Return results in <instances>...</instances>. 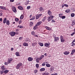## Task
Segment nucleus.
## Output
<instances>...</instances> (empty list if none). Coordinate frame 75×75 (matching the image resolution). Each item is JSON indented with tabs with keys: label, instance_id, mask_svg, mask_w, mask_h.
<instances>
[{
	"label": "nucleus",
	"instance_id": "f257e3e1",
	"mask_svg": "<svg viewBox=\"0 0 75 75\" xmlns=\"http://www.w3.org/2000/svg\"><path fill=\"white\" fill-rule=\"evenodd\" d=\"M54 18V16H48L47 17L48 21L49 22L50 21H51V20H52V18Z\"/></svg>",
	"mask_w": 75,
	"mask_h": 75
},
{
	"label": "nucleus",
	"instance_id": "f03ea898",
	"mask_svg": "<svg viewBox=\"0 0 75 75\" xmlns=\"http://www.w3.org/2000/svg\"><path fill=\"white\" fill-rule=\"evenodd\" d=\"M9 34L11 36L13 37V36H14V35H15L16 33L14 32H10Z\"/></svg>",
	"mask_w": 75,
	"mask_h": 75
},
{
	"label": "nucleus",
	"instance_id": "7ed1b4c3",
	"mask_svg": "<svg viewBox=\"0 0 75 75\" xmlns=\"http://www.w3.org/2000/svg\"><path fill=\"white\" fill-rule=\"evenodd\" d=\"M42 16V14H37L36 15V19H38L39 18H40V17H41Z\"/></svg>",
	"mask_w": 75,
	"mask_h": 75
},
{
	"label": "nucleus",
	"instance_id": "20e7f679",
	"mask_svg": "<svg viewBox=\"0 0 75 75\" xmlns=\"http://www.w3.org/2000/svg\"><path fill=\"white\" fill-rule=\"evenodd\" d=\"M32 34L34 36V37H38V35L35 34V33L34 31H32L31 32Z\"/></svg>",
	"mask_w": 75,
	"mask_h": 75
},
{
	"label": "nucleus",
	"instance_id": "39448f33",
	"mask_svg": "<svg viewBox=\"0 0 75 75\" xmlns=\"http://www.w3.org/2000/svg\"><path fill=\"white\" fill-rule=\"evenodd\" d=\"M13 61V59L11 58H9L8 59V64H10L11 63V62Z\"/></svg>",
	"mask_w": 75,
	"mask_h": 75
},
{
	"label": "nucleus",
	"instance_id": "423d86ee",
	"mask_svg": "<svg viewBox=\"0 0 75 75\" xmlns=\"http://www.w3.org/2000/svg\"><path fill=\"white\" fill-rule=\"evenodd\" d=\"M60 40L61 42H64V41H65V40L63 38V36H60Z\"/></svg>",
	"mask_w": 75,
	"mask_h": 75
},
{
	"label": "nucleus",
	"instance_id": "0eeeda50",
	"mask_svg": "<svg viewBox=\"0 0 75 75\" xmlns=\"http://www.w3.org/2000/svg\"><path fill=\"white\" fill-rule=\"evenodd\" d=\"M12 9L13 12H14V13H16V11H17L16 10V7H13L12 8Z\"/></svg>",
	"mask_w": 75,
	"mask_h": 75
},
{
	"label": "nucleus",
	"instance_id": "6e6552de",
	"mask_svg": "<svg viewBox=\"0 0 75 75\" xmlns=\"http://www.w3.org/2000/svg\"><path fill=\"white\" fill-rule=\"evenodd\" d=\"M42 23V21H40L38 22L37 23V24L36 25V26H38L40 25Z\"/></svg>",
	"mask_w": 75,
	"mask_h": 75
},
{
	"label": "nucleus",
	"instance_id": "1a4fd4ad",
	"mask_svg": "<svg viewBox=\"0 0 75 75\" xmlns=\"http://www.w3.org/2000/svg\"><path fill=\"white\" fill-rule=\"evenodd\" d=\"M28 59L29 61H32L33 60V58L31 57H29L28 58Z\"/></svg>",
	"mask_w": 75,
	"mask_h": 75
},
{
	"label": "nucleus",
	"instance_id": "9d476101",
	"mask_svg": "<svg viewBox=\"0 0 75 75\" xmlns=\"http://www.w3.org/2000/svg\"><path fill=\"white\" fill-rule=\"evenodd\" d=\"M1 69H3L2 71H4V70H6V69H7V68H5L4 67V66H2L1 67Z\"/></svg>",
	"mask_w": 75,
	"mask_h": 75
},
{
	"label": "nucleus",
	"instance_id": "9b49d317",
	"mask_svg": "<svg viewBox=\"0 0 75 75\" xmlns=\"http://www.w3.org/2000/svg\"><path fill=\"white\" fill-rule=\"evenodd\" d=\"M18 8L19 9V10H22L23 9V8L21 6H18Z\"/></svg>",
	"mask_w": 75,
	"mask_h": 75
},
{
	"label": "nucleus",
	"instance_id": "f8f14e48",
	"mask_svg": "<svg viewBox=\"0 0 75 75\" xmlns=\"http://www.w3.org/2000/svg\"><path fill=\"white\" fill-rule=\"evenodd\" d=\"M65 12L67 13H69L71 12V11L69 9H67L65 11Z\"/></svg>",
	"mask_w": 75,
	"mask_h": 75
},
{
	"label": "nucleus",
	"instance_id": "ddd939ff",
	"mask_svg": "<svg viewBox=\"0 0 75 75\" xmlns=\"http://www.w3.org/2000/svg\"><path fill=\"white\" fill-rule=\"evenodd\" d=\"M64 55H68V54H69V52L66 51V52H64Z\"/></svg>",
	"mask_w": 75,
	"mask_h": 75
},
{
	"label": "nucleus",
	"instance_id": "4468645a",
	"mask_svg": "<svg viewBox=\"0 0 75 75\" xmlns=\"http://www.w3.org/2000/svg\"><path fill=\"white\" fill-rule=\"evenodd\" d=\"M23 45L24 46L27 47L28 46V43H27L26 42H24L23 43Z\"/></svg>",
	"mask_w": 75,
	"mask_h": 75
},
{
	"label": "nucleus",
	"instance_id": "2eb2a0df",
	"mask_svg": "<svg viewBox=\"0 0 75 75\" xmlns=\"http://www.w3.org/2000/svg\"><path fill=\"white\" fill-rule=\"evenodd\" d=\"M48 14L49 15V16H51V15L52 14V13L51 12V11L50 10L48 11Z\"/></svg>",
	"mask_w": 75,
	"mask_h": 75
},
{
	"label": "nucleus",
	"instance_id": "dca6fc26",
	"mask_svg": "<svg viewBox=\"0 0 75 75\" xmlns=\"http://www.w3.org/2000/svg\"><path fill=\"white\" fill-rule=\"evenodd\" d=\"M44 45L45 47H48V46L50 45V44L49 43H46L44 44Z\"/></svg>",
	"mask_w": 75,
	"mask_h": 75
},
{
	"label": "nucleus",
	"instance_id": "f3484780",
	"mask_svg": "<svg viewBox=\"0 0 75 75\" xmlns=\"http://www.w3.org/2000/svg\"><path fill=\"white\" fill-rule=\"evenodd\" d=\"M54 41H58V40H59V38L58 37H56L54 38Z\"/></svg>",
	"mask_w": 75,
	"mask_h": 75
},
{
	"label": "nucleus",
	"instance_id": "a211bd4d",
	"mask_svg": "<svg viewBox=\"0 0 75 75\" xmlns=\"http://www.w3.org/2000/svg\"><path fill=\"white\" fill-rule=\"evenodd\" d=\"M24 17V16L22 14L20 17V20H22V19Z\"/></svg>",
	"mask_w": 75,
	"mask_h": 75
},
{
	"label": "nucleus",
	"instance_id": "6ab92c4d",
	"mask_svg": "<svg viewBox=\"0 0 75 75\" xmlns=\"http://www.w3.org/2000/svg\"><path fill=\"white\" fill-rule=\"evenodd\" d=\"M54 69V68L52 67H51L50 70V71H52V72L53 71V70Z\"/></svg>",
	"mask_w": 75,
	"mask_h": 75
},
{
	"label": "nucleus",
	"instance_id": "aec40b11",
	"mask_svg": "<svg viewBox=\"0 0 75 75\" xmlns=\"http://www.w3.org/2000/svg\"><path fill=\"white\" fill-rule=\"evenodd\" d=\"M6 23V24L8 25H10V22L9 21H8V20H7V21Z\"/></svg>",
	"mask_w": 75,
	"mask_h": 75
},
{
	"label": "nucleus",
	"instance_id": "412c9836",
	"mask_svg": "<svg viewBox=\"0 0 75 75\" xmlns=\"http://www.w3.org/2000/svg\"><path fill=\"white\" fill-rule=\"evenodd\" d=\"M44 75H49V73L48 72H46L45 73H43Z\"/></svg>",
	"mask_w": 75,
	"mask_h": 75
},
{
	"label": "nucleus",
	"instance_id": "4be33fe9",
	"mask_svg": "<svg viewBox=\"0 0 75 75\" xmlns=\"http://www.w3.org/2000/svg\"><path fill=\"white\" fill-rule=\"evenodd\" d=\"M45 69V68H42L40 69V71H44Z\"/></svg>",
	"mask_w": 75,
	"mask_h": 75
},
{
	"label": "nucleus",
	"instance_id": "5701e85b",
	"mask_svg": "<svg viewBox=\"0 0 75 75\" xmlns=\"http://www.w3.org/2000/svg\"><path fill=\"white\" fill-rule=\"evenodd\" d=\"M75 20H74L72 22V24H71L72 25H75Z\"/></svg>",
	"mask_w": 75,
	"mask_h": 75
},
{
	"label": "nucleus",
	"instance_id": "b1692460",
	"mask_svg": "<svg viewBox=\"0 0 75 75\" xmlns=\"http://www.w3.org/2000/svg\"><path fill=\"white\" fill-rule=\"evenodd\" d=\"M4 72L5 74H7V73H8V70H4Z\"/></svg>",
	"mask_w": 75,
	"mask_h": 75
},
{
	"label": "nucleus",
	"instance_id": "393cba45",
	"mask_svg": "<svg viewBox=\"0 0 75 75\" xmlns=\"http://www.w3.org/2000/svg\"><path fill=\"white\" fill-rule=\"evenodd\" d=\"M75 52V49L73 50H72L71 53V55H72V54L74 53Z\"/></svg>",
	"mask_w": 75,
	"mask_h": 75
},
{
	"label": "nucleus",
	"instance_id": "a878e982",
	"mask_svg": "<svg viewBox=\"0 0 75 75\" xmlns=\"http://www.w3.org/2000/svg\"><path fill=\"white\" fill-rule=\"evenodd\" d=\"M19 67H21V66H22V63H19L17 64Z\"/></svg>",
	"mask_w": 75,
	"mask_h": 75
},
{
	"label": "nucleus",
	"instance_id": "bb28decb",
	"mask_svg": "<svg viewBox=\"0 0 75 75\" xmlns=\"http://www.w3.org/2000/svg\"><path fill=\"white\" fill-rule=\"evenodd\" d=\"M46 66L47 67H51V65L48 64H46Z\"/></svg>",
	"mask_w": 75,
	"mask_h": 75
},
{
	"label": "nucleus",
	"instance_id": "cd10ccee",
	"mask_svg": "<svg viewBox=\"0 0 75 75\" xmlns=\"http://www.w3.org/2000/svg\"><path fill=\"white\" fill-rule=\"evenodd\" d=\"M39 44L42 47V46H43L44 45L43 43H39Z\"/></svg>",
	"mask_w": 75,
	"mask_h": 75
},
{
	"label": "nucleus",
	"instance_id": "c85d7f7f",
	"mask_svg": "<svg viewBox=\"0 0 75 75\" xmlns=\"http://www.w3.org/2000/svg\"><path fill=\"white\" fill-rule=\"evenodd\" d=\"M47 18V17L46 16H45L44 18L43 19H42V21L44 22V21H45V19H46V18Z\"/></svg>",
	"mask_w": 75,
	"mask_h": 75
},
{
	"label": "nucleus",
	"instance_id": "c756f323",
	"mask_svg": "<svg viewBox=\"0 0 75 75\" xmlns=\"http://www.w3.org/2000/svg\"><path fill=\"white\" fill-rule=\"evenodd\" d=\"M36 62H37V63H38V62H39V61H40V60L38 59V58H37L36 59Z\"/></svg>",
	"mask_w": 75,
	"mask_h": 75
},
{
	"label": "nucleus",
	"instance_id": "7c9ffc66",
	"mask_svg": "<svg viewBox=\"0 0 75 75\" xmlns=\"http://www.w3.org/2000/svg\"><path fill=\"white\" fill-rule=\"evenodd\" d=\"M71 16L72 17H74L75 16V14L74 13H72L71 14Z\"/></svg>",
	"mask_w": 75,
	"mask_h": 75
},
{
	"label": "nucleus",
	"instance_id": "2f4dec72",
	"mask_svg": "<svg viewBox=\"0 0 75 75\" xmlns=\"http://www.w3.org/2000/svg\"><path fill=\"white\" fill-rule=\"evenodd\" d=\"M30 27L33 26V22H30Z\"/></svg>",
	"mask_w": 75,
	"mask_h": 75
},
{
	"label": "nucleus",
	"instance_id": "473e14b6",
	"mask_svg": "<svg viewBox=\"0 0 75 75\" xmlns=\"http://www.w3.org/2000/svg\"><path fill=\"white\" fill-rule=\"evenodd\" d=\"M16 56H19V53L17 52L16 53Z\"/></svg>",
	"mask_w": 75,
	"mask_h": 75
},
{
	"label": "nucleus",
	"instance_id": "72a5a7b5",
	"mask_svg": "<svg viewBox=\"0 0 75 75\" xmlns=\"http://www.w3.org/2000/svg\"><path fill=\"white\" fill-rule=\"evenodd\" d=\"M42 10H43V8H42V7H41L40 8V11H42Z\"/></svg>",
	"mask_w": 75,
	"mask_h": 75
},
{
	"label": "nucleus",
	"instance_id": "f704fd0d",
	"mask_svg": "<svg viewBox=\"0 0 75 75\" xmlns=\"http://www.w3.org/2000/svg\"><path fill=\"white\" fill-rule=\"evenodd\" d=\"M15 20L16 22H18V20H19V19H18V18H16Z\"/></svg>",
	"mask_w": 75,
	"mask_h": 75
},
{
	"label": "nucleus",
	"instance_id": "c9c22d12",
	"mask_svg": "<svg viewBox=\"0 0 75 75\" xmlns=\"http://www.w3.org/2000/svg\"><path fill=\"white\" fill-rule=\"evenodd\" d=\"M18 27H19V28H23V26H18Z\"/></svg>",
	"mask_w": 75,
	"mask_h": 75
},
{
	"label": "nucleus",
	"instance_id": "e433bc0d",
	"mask_svg": "<svg viewBox=\"0 0 75 75\" xmlns=\"http://www.w3.org/2000/svg\"><path fill=\"white\" fill-rule=\"evenodd\" d=\"M37 26H36V25H35V26L34 27H33V29L34 30H36L37 28Z\"/></svg>",
	"mask_w": 75,
	"mask_h": 75
},
{
	"label": "nucleus",
	"instance_id": "4c0bfd02",
	"mask_svg": "<svg viewBox=\"0 0 75 75\" xmlns=\"http://www.w3.org/2000/svg\"><path fill=\"white\" fill-rule=\"evenodd\" d=\"M20 67L17 64V66H16V69H19L20 68Z\"/></svg>",
	"mask_w": 75,
	"mask_h": 75
},
{
	"label": "nucleus",
	"instance_id": "58836bf2",
	"mask_svg": "<svg viewBox=\"0 0 75 75\" xmlns=\"http://www.w3.org/2000/svg\"><path fill=\"white\" fill-rule=\"evenodd\" d=\"M65 17H66L65 16H63L62 17V19H64V18H65Z\"/></svg>",
	"mask_w": 75,
	"mask_h": 75
},
{
	"label": "nucleus",
	"instance_id": "ea45409f",
	"mask_svg": "<svg viewBox=\"0 0 75 75\" xmlns=\"http://www.w3.org/2000/svg\"><path fill=\"white\" fill-rule=\"evenodd\" d=\"M36 67L37 68H38L39 67V65H38V64H36Z\"/></svg>",
	"mask_w": 75,
	"mask_h": 75
},
{
	"label": "nucleus",
	"instance_id": "a19ab883",
	"mask_svg": "<svg viewBox=\"0 0 75 75\" xmlns=\"http://www.w3.org/2000/svg\"><path fill=\"white\" fill-rule=\"evenodd\" d=\"M3 73H4V71H0V74H3Z\"/></svg>",
	"mask_w": 75,
	"mask_h": 75
},
{
	"label": "nucleus",
	"instance_id": "79ce46f5",
	"mask_svg": "<svg viewBox=\"0 0 75 75\" xmlns=\"http://www.w3.org/2000/svg\"><path fill=\"white\" fill-rule=\"evenodd\" d=\"M8 62H5L4 63V64L5 65H8Z\"/></svg>",
	"mask_w": 75,
	"mask_h": 75
},
{
	"label": "nucleus",
	"instance_id": "37998d69",
	"mask_svg": "<svg viewBox=\"0 0 75 75\" xmlns=\"http://www.w3.org/2000/svg\"><path fill=\"white\" fill-rule=\"evenodd\" d=\"M64 6L65 7H68V5L67 4H64Z\"/></svg>",
	"mask_w": 75,
	"mask_h": 75
},
{
	"label": "nucleus",
	"instance_id": "c03bdc74",
	"mask_svg": "<svg viewBox=\"0 0 75 75\" xmlns=\"http://www.w3.org/2000/svg\"><path fill=\"white\" fill-rule=\"evenodd\" d=\"M22 22V21L21 20H20L19 21L18 23L19 24H20L21 23V22Z\"/></svg>",
	"mask_w": 75,
	"mask_h": 75
},
{
	"label": "nucleus",
	"instance_id": "a18cd8bd",
	"mask_svg": "<svg viewBox=\"0 0 75 75\" xmlns=\"http://www.w3.org/2000/svg\"><path fill=\"white\" fill-rule=\"evenodd\" d=\"M30 7H31L30 6H27V9H28V10L29 9H30Z\"/></svg>",
	"mask_w": 75,
	"mask_h": 75
},
{
	"label": "nucleus",
	"instance_id": "49530a36",
	"mask_svg": "<svg viewBox=\"0 0 75 75\" xmlns=\"http://www.w3.org/2000/svg\"><path fill=\"white\" fill-rule=\"evenodd\" d=\"M38 71L37 70H35L34 71V73H35V74H36V73H37V72H38Z\"/></svg>",
	"mask_w": 75,
	"mask_h": 75
},
{
	"label": "nucleus",
	"instance_id": "de8ad7c7",
	"mask_svg": "<svg viewBox=\"0 0 75 75\" xmlns=\"http://www.w3.org/2000/svg\"><path fill=\"white\" fill-rule=\"evenodd\" d=\"M58 75V74L56 73L55 74H52L51 75Z\"/></svg>",
	"mask_w": 75,
	"mask_h": 75
},
{
	"label": "nucleus",
	"instance_id": "09e8293b",
	"mask_svg": "<svg viewBox=\"0 0 75 75\" xmlns=\"http://www.w3.org/2000/svg\"><path fill=\"white\" fill-rule=\"evenodd\" d=\"M59 17H60V18H62V15H61V14H59Z\"/></svg>",
	"mask_w": 75,
	"mask_h": 75
},
{
	"label": "nucleus",
	"instance_id": "8fccbe9b",
	"mask_svg": "<svg viewBox=\"0 0 75 75\" xmlns=\"http://www.w3.org/2000/svg\"><path fill=\"white\" fill-rule=\"evenodd\" d=\"M42 66H45V63H43L42 64Z\"/></svg>",
	"mask_w": 75,
	"mask_h": 75
},
{
	"label": "nucleus",
	"instance_id": "3c124183",
	"mask_svg": "<svg viewBox=\"0 0 75 75\" xmlns=\"http://www.w3.org/2000/svg\"><path fill=\"white\" fill-rule=\"evenodd\" d=\"M38 58V59L39 60H41V59H42V58H41V57H40Z\"/></svg>",
	"mask_w": 75,
	"mask_h": 75
},
{
	"label": "nucleus",
	"instance_id": "603ef678",
	"mask_svg": "<svg viewBox=\"0 0 75 75\" xmlns=\"http://www.w3.org/2000/svg\"><path fill=\"white\" fill-rule=\"evenodd\" d=\"M40 57H41V58H42H42H44V55H42Z\"/></svg>",
	"mask_w": 75,
	"mask_h": 75
},
{
	"label": "nucleus",
	"instance_id": "864d4df0",
	"mask_svg": "<svg viewBox=\"0 0 75 75\" xmlns=\"http://www.w3.org/2000/svg\"><path fill=\"white\" fill-rule=\"evenodd\" d=\"M22 39H23V37H21L19 38V40H22Z\"/></svg>",
	"mask_w": 75,
	"mask_h": 75
},
{
	"label": "nucleus",
	"instance_id": "5fc2aeb1",
	"mask_svg": "<svg viewBox=\"0 0 75 75\" xmlns=\"http://www.w3.org/2000/svg\"><path fill=\"white\" fill-rule=\"evenodd\" d=\"M32 45H33V47H34V46L35 45V44L34 43H32Z\"/></svg>",
	"mask_w": 75,
	"mask_h": 75
},
{
	"label": "nucleus",
	"instance_id": "6e6d98bb",
	"mask_svg": "<svg viewBox=\"0 0 75 75\" xmlns=\"http://www.w3.org/2000/svg\"><path fill=\"white\" fill-rule=\"evenodd\" d=\"M75 32L73 33H71V36H72V35H74V34H75Z\"/></svg>",
	"mask_w": 75,
	"mask_h": 75
},
{
	"label": "nucleus",
	"instance_id": "4d7b16f0",
	"mask_svg": "<svg viewBox=\"0 0 75 75\" xmlns=\"http://www.w3.org/2000/svg\"><path fill=\"white\" fill-rule=\"evenodd\" d=\"M35 19V18H34H34H31L30 20H34V19Z\"/></svg>",
	"mask_w": 75,
	"mask_h": 75
},
{
	"label": "nucleus",
	"instance_id": "13d9d810",
	"mask_svg": "<svg viewBox=\"0 0 75 75\" xmlns=\"http://www.w3.org/2000/svg\"><path fill=\"white\" fill-rule=\"evenodd\" d=\"M3 16V14H2V13L0 12V16Z\"/></svg>",
	"mask_w": 75,
	"mask_h": 75
},
{
	"label": "nucleus",
	"instance_id": "bf43d9fd",
	"mask_svg": "<svg viewBox=\"0 0 75 75\" xmlns=\"http://www.w3.org/2000/svg\"><path fill=\"white\" fill-rule=\"evenodd\" d=\"M52 23H55V21L54 20H52Z\"/></svg>",
	"mask_w": 75,
	"mask_h": 75
},
{
	"label": "nucleus",
	"instance_id": "052dcab7",
	"mask_svg": "<svg viewBox=\"0 0 75 75\" xmlns=\"http://www.w3.org/2000/svg\"><path fill=\"white\" fill-rule=\"evenodd\" d=\"M14 0H10V2H14Z\"/></svg>",
	"mask_w": 75,
	"mask_h": 75
},
{
	"label": "nucleus",
	"instance_id": "680f3d73",
	"mask_svg": "<svg viewBox=\"0 0 75 75\" xmlns=\"http://www.w3.org/2000/svg\"><path fill=\"white\" fill-rule=\"evenodd\" d=\"M2 9H3V10H6V8H5V7L3 6Z\"/></svg>",
	"mask_w": 75,
	"mask_h": 75
},
{
	"label": "nucleus",
	"instance_id": "e2e57ef3",
	"mask_svg": "<svg viewBox=\"0 0 75 75\" xmlns=\"http://www.w3.org/2000/svg\"><path fill=\"white\" fill-rule=\"evenodd\" d=\"M6 21L4 20V21H3V23H4V24H5V23H6Z\"/></svg>",
	"mask_w": 75,
	"mask_h": 75
},
{
	"label": "nucleus",
	"instance_id": "0e129e2a",
	"mask_svg": "<svg viewBox=\"0 0 75 75\" xmlns=\"http://www.w3.org/2000/svg\"><path fill=\"white\" fill-rule=\"evenodd\" d=\"M4 21H6V20H7V18H5L4 19Z\"/></svg>",
	"mask_w": 75,
	"mask_h": 75
},
{
	"label": "nucleus",
	"instance_id": "69168bd1",
	"mask_svg": "<svg viewBox=\"0 0 75 75\" xmlns=\"http://www.w3.org/2000/svg\"><path fill=\"white\" fill-rule=\"evenodd\" d=\"M64 5H62V8H63L64 7Z\"/></svg>",
	"mask_w": 75,
	"mask_h": 75
},
{
	"label": "nucleus",
	"instance_id": "338daca9",
	"mask_svg": "<svg viewBox=\"0 0 75 75\" xmlns=\"http://www.w3.org/2000/svg\"><path fill=\"white\" fill-rule=\"evenodd\" d=\"M3 20V19H2V18H0V21H2Z\"/></svg>",
	"mask_w": 75,
	"mask_h": 75
},
{
	"label": "nucleus",
	"instance_id": "774afa93",
	"mask_svg": "<svg viewBox=\"0 0 75 75\" xmlns=\"http://www.w3.org/2000/svg\"><path fill=\"white\" fill-rule=\"evenodd\" d=\"M75 40L74 39L72 42V43H73L74 42H75Z\"/></svg>",
	"mask_w": 75,
	"mask_h": 75
}]
</instances>
